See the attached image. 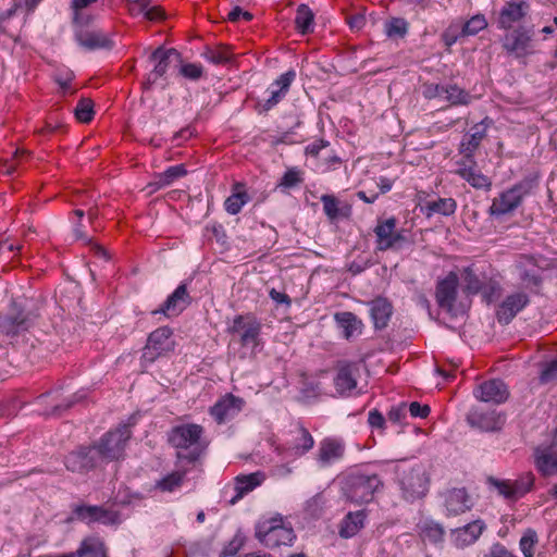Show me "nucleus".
I'll use <instances>...</instances> for the list:
<instances>
[{
    "label": "nucleus",
    "mask_w": 557,
    "mask_h": 557,
    "mask_svg": "<svg viewBox=\"0 0 557 557\" xmlns=\"http://www.w3.org/2000/svg\"><path fill=\"white\" fill-rule=\"evenodd\" d=\"M81 521L86 524L100 523L103 525H117L121 523L120 513L115 510L98 505H74L69 522Z\"/></svg>",
    "instance_id": "1a4fd4ad"
},
{
    "label": "nucleus",
    "mask_w": 557,
    "mask_h": 557,
    "mask_svg": "<svg viewBox=\"0 0 557 557\" xmlns=\"http://www.w3.org/2000/svg\"><path fill=\"white\" fill-rule=\"evenodd\" d=\"M187 286L188 283L186 281L182 282L174 292L168 296L161 307L153 310L151 313H160L168 318L180 315L193 301Z\"/></svg>",
    "instance_id": "9b49d317"
},
{
    "label": "nucleus",
    "mask_w": 557,
    "mask_h": 557,
    "mask_svg": "<svg viewBox=\"0 0 557 557\" xmlns=\"http://www.w3.org/2000/svg\"><path fill=\"white\" fill-rule=\"evenodd\" d=\"M345 446L335 438H324L320 442L317 460L321 467L330 466L344 456Z\"/></svg>",
    "instance_id": "393cba45"
},
{
    "label": "nucleus",
    "mask_w": 557,
    "mask_h": 557,
    "mask_svg": "<svg viewBox=\"0 0 557 557\" xmlns=\"http://www.w3.org/2000/svg\"><path fill=\"white\" fill-rule=\"evenodd\" d=\"M355 367L350 363L342 364L334 379L336 391L341 394L349 392L357 386V380L355 377Z\"/></svg>",
    "instance_id": "e433bc0d"
},
{
    "label": "nucleus",
    "mask_w": 557,
    "mask_h": 557,
    "mask_svg": "<svg viewBox=\"0 0 557 557\" xmlns=\"http://www.w3.org/2000/svg\"><path fill=\"white\" fill-rule=\"evenodd\" d=\"M534 187V181L525 178L506 191L502 193L498 198L493 200L490 207V214L500 216L515 211L525 196H528Z\"/></svg>",
    "instance_id": "6e6552de"
},
{
    "label": "nucleus",
    "mask_w": 557,
    "mask_h": 557,
    "mask_svg": "<svg viewBox=\"0 0 557 557\" xmlns=\"http://www.w3.org/2000/svg\"><path fill=\"white\" fill-rule=\"evenodd\" d=\"M304 182V172L298 168H289L281 177L277 184L278 188L290 189L299 186Z\"/></svg>",
    "instance_id": "3c124183"
},
{
    "label": "nucleus",
    "mask_w": 557,
    "mask_h": 557,
    "mask_svg": "<svg viewBox=\"0 0 557 557\" xmlns=\"http://www.w3.org/2000/svg\"><path fill=\"white\" fill-rule=\"evenodd\" d=\"M459 278L455 272H449L436 284L435 298L437 305L448 313H454L455 302L457 300Z\"/></svg>",
    "instance_id": "4468645a"
},
{
    "label": "nucleus",
    "mask_w": 557,
    "mask_h": 557,
    "mask_svg": "<svg viewBox=\"0 0 557 557\" xmlns=\"http://www.w3.org/2000/svg\"><path fill=\"white\" fill-rule=\"evenodd\" d=\"M397 220L392 216L386 220H377L373 232L376 237V249L386 251L393 249V236L396 231Z\"/></svg>",
    "instance_id": "c85d7f7f"
},
{
    "label": "nucleus",
    "mask_w": 557,
    "mask_h": 557,
    "mask_svg": "<svg viewBox=\"0 0 557 557\" xmlns=\"http://www.w3.org/2000/svg\"><path fill=\"white\" fill-rule=\"evenodd\" d=\"M244 404L243 398L228 394L210 408V413L219 424H222L237 416Z\"/></svg>",
    "instance_id": "aec40b11"
},
{
    "label": "nucleus",
    "mask_w": 557,
    "mask_h": 557,
    "mask_svg": "<svg viewBox=\"0 0 557 557\" xmlns=\"http://www.w3.org/2000/svg\"><path fill=\"white\" fill-rule=\"evenodd\" d=\"M533 32L524 27H518L505 35L503 48L509 53L518 57L527 54L531 48Z\"/></svg>",
    "instance_id": "412c9836"
},
{
    "label": "nucleus",
    "mask_w": 557,
    "mask_h": 557,
    "mask_svg": "<svg viewBox=\"0 0 557 557\" xmlns=\"http://www.w3.org/2000/svg\"><path fill=\"white\" fill-rule=\"evenodd\" d=\"M256 537L269 548L292 545L296 539L293 528L283 524L281 517L257 523Z\"/></svg>",
    "instance_id": "423d86ee"
},
{
    "label": "nucleus",
    "mask_w": 557,
    "mask_h": 557,
    "mask_svg": "<svg viewBox=\"0 0 557 557\" xmlns=\"http://www.w3.org/2000/svg\"><path fill=\"white\" fill-rule=\"evenodd\" d=\"M296 29L301 35H307L313 33L314 30V13L313 11L305 3H301L296 12L295 17Z\"/></svg>",
    "instance_id": "79ce46f5"
},
{
    "label": "nucleus",
    "mask_w": 557,
    "mask_h": 557,
    "mask_svg": "<svg viewBox=\"0 0 557 557\" xmlns=\"http://www.w3.org/2000/svg\"><path fill=\"white\" fill-rule=\"evenodd\" d=\"M445 99L453 106H466L471 101V96L465 89L458 87L456 84L446 85Z\"/></svg>",
    "instance_id": "8fccbe9b"
},
{
    "label": "nucleus",
    "mask_w": 557,
    "mask_h": 557,
    "mask_svg": "<svg viewBox=\"0 0 557 557\" xmlns=\"http://www.w3.org/2000/svg\"><path fill=\"white\" fill-rule=\"evenodd\" d=\"M295 78V70H288L287 72L280 75L278 78L275 79L268 89V91L270 92L269 98L258 104L259 111L268 112L271 109H273L278 102H281L282 99L286 96L287 91L289 90V87Z\"/></svg>",
    "instance_id": "dca6fc26"
},
{
    "label": "nucleus",
    "mask_w": 557,
    "mask_h": 557,
    "mask_svg": "<svg viewBox=\"0 0 557 557\" xmlns=\"http://www.w3.org/2000/svg\"><path fill=\"white\" fill-rule=\"evenodd\" d=\"M407 411H409V413L412 418L424 419L430 414L431 408L428 405H421L418 401H412L407 407Z\"/></svg>",
    "instance_id": "338daca9"
},
{
    "label": "nucleus",
    "mask_w": 557,
    "mask_h": 557,
    "mask_svg": "<svg viewBox=\"0 0 557 557\" xmlns=\"http://www.w3.org/2000/svg\"><path fill=\"white\" fill-rule=\"evenodd\" d=\"M263 479L264 475L261 472H253L250 474L237 476L235 484L237 495L231 500V504H235L236 500L242 498L246 493L260 485Z\"/></svg>",
    "instance_id": "a19ab883"
},
{
    "label": "nucleus",
    "mask_w": 557,
    "mask_h": 557,
    "mask_svg": "<svg viewBox=\"0 0 557 557\" xmlns=\"http://www.w3.org/2000/svg\"><path fill=\"white\" fill-rule=\"evenodd\" d=\"M529 11V2H505L495 13V23L499 29L508 30L528 15Z\"/></svg>",
    "instance_id": "a211bd4d"
},
{
    "label": "nucleus",
    "mask_w": 557,
    "mask_h": 557,
    "mask_svg": "<svg viewBox=\"0 0 557 557\" xmlns=\"http://www.w3.org/2000/svg\"><path fill=\"white\" fill-rule=\"evenodd\" d=\"M401 497L409 503L423 498L430 486V474L425 465L414 460H403L394 469Z\"/></svg>",
    "instance_id": "7ed1b4c3"
},
{
    "label": "nucleus",
    "mask_w": 557,
    "mask_h": 557,
    "mask_svg": "<svg viewBox=\"0 0 557 557\" xmlns=\"http://www.w3.org/2000/svg\"><path fill=\"white\" fill-rule=\"evenodd\" d=\"M184 473L173 472L156 483V487L163 492H173L183 483Z\"/></svg>",
    "instance_id": "13d9d810"
},
{
    "label": "nucleus",
    "mask_w": 557,
    "mask_h": 557,
    "mask_svg": "<svg viewBox=\"0 0 557 557\" xmlns=\"http://www.w3.org/2000/svg\"><path fill=\"white\" fill-rule=\"evenodd\" d=\"M64 465L69 471L83 474L102 467L104 463L92 443L79 446L69 453L65 456Z\"/></svg>",
    "instance_id": "9d476101"
},
{
    "label": "nucleus",
    "mask_w": 557,
    "mask_h": 557,
    "mask_svg": "<svg viewBox=\"0 0 557 557\" xmlns=\"http://www.w3.org/2000/svg\"><path fill=\"white\" fill-rule=\"evenodd\" d=\"M77 557H107L103 544L97 540L88 539L81 543Z\"/></svg>",
    "instance_id": "09e8293b"
},
{
    "label": "nucleus",
    "mask_w": 557,
    "mask_h": 557,
    "mask_svg": "<svg viewBox=\"0 0 557 557\" xmlns=\"http://www.w3.org/2000/svg\"><path fill=\"white\" fill-rule=\"evenodd\" d=\"M75 117L82 123H88L94 117V103L88 98H82L74 109Z\"/></svg>",
    "instance_id": "864d4df0"
},
{
    "label": "nucleus",
    "mask_w": 557,
    "mask_h": 557,
    "mask_svg": "<svg viewBox=\"0 0 557 557\" xmlns=\"http://www.w3.org/2000/svg\"><path fill=\"white\" fill-rule=\"evenodd\" d=\"M320 200L323 205V211L329 220L334 221L338 219L339 201L333 195H322Z\"/></svg>",
    "instance_id": "4d7b16f0"
},
{
    "label": "nucleus",
    "mask_w": 557,
    "mask_h": 557,
    "mask_svg": "<svg viewBox=\"0 0 557 557\" xmlns=\"http://www.w3.org/2000/svg\"><path fill=\"white\" fill-rule=\"evenodd\" d=\"M366 517L363 509L348 512L341 522L339 535L344 539L355 536L363 528Z\"/></svg>",
    "instance_id": "72a5a7b5"
},
{
    "label": "nucleus",
    "mask_w": 557,
    "mask_h": 557,
    "mask_svg": "<svg viewBox=\"0 0 557 557\" xmlns=\"http://www.w3.org/2000/svg\"><path fill=\"white\" fill-rule=\"evenodd\" d=\"M200 55L212 64H226L233 59L230 48L223 45L214 48L206 46Z\"/></svg>",
    "instance_id": "37998d69"
},
{
    "label": "nucleus",
    "mask_w": 557,
    "mask_h": 557,
    "mask_svg": "<svg viewBox=\"0 0 557 557\" xmlns=\"http://www.w3.org/2000/svg\"><path fill=\"white\" fill-rule=\"evenodd\" d=\"M473 394L480 401L500 405L508 399L509 389L500 379H492L478 385Z\"/></svg>",
    "instance_id": "2eb2a0df"
},
{
    "label": "nucleus",
    "mask_w": 557,
    "mask_h": 557,
    "mask_svg": "<svg viewBox=\"0 0 557 557\" xmlns=\"http://www.w3.org/2000/svg\"><path fill=\"white\" fill-rule=\"evenodd\" d=\"M339 485L345 500L356 505L372 502L374 495L384 488V482L377 473L361 468L345 473L339 480Z\"/></svg>",
    "instance_id": "f03ea898"
},
{
    "label": "nucleus",
    "mask_w": 557,
    "mask_h": 557,
    "mask_svg": "<svg viewBox=\"0 0 557 557\" xmlns=\"http://www.w3.org/2000/svg\"><path fill=\"white\" fill-rule=\"evenodd\" d=\"M461 277L463 282L462 290L468 296L481 294L488 278L482 269L474 265L465 268Z\"/></svg>",
    "instance_id": "b1692460"
},
{
    "label": "nucleus",
    "mask_w": 557,
    "mask_h": 557,
    "mask_svg": "<svg viewBox=\"0 0 557 557\" xmlns=\"http://www.w3.org/2000/svg\"><path fill=\"white\" fill-rule=\"evenodd\" d=\"M408 30L409 23L401 17H391L384 23V33L391 39H403Z\"/></svg>",
    "instance_id": "c03bdc74"
},
{
    "label": "nucleus",
    "mask_w": 557,
    "mask_h": 557,
    "mask_svg": "<svg viewBox=\"0 0 557 557\" xmlns=\"http://www.w3.org/2000/svg\"><path fill=\"white\" fill-rule=\"evenodd\" d=\"M533 456L535 468L543 476L557 474V455L550 447H536Z\"/></svg>",
    "instance_id": "c756f323"
},
{
    "label": "nucleus",
    "mask_w": 557,
    "mask_h": 557,
    "mask_svg": "<svg viewBox=\"0 0 557 557\" xmlns=\"http://www.w3.org/2000/svg\"><path fill=\"white\" fill-rule=\"evenodd\" d=\"M387 417L389 421L400 423L407 417V404L400 403L398 406L392 407Z\"/></svg>",
    "instance_id": "69168bd1"
},
{
    "label": "nucleus",
    "mask_w": 557,
    "mask_h": 557,
    "mask_svg": "<svg viewBox=\"0 0 557 557\" xmlns=\"http://www.w3.org/2000/svg\"><path fill=\"white\" fill-rule=\"evenodd\" d=\"M467 422L472 426L485 432H495L503 428L505 417L495 410L485 411L473 407L467 414Z\"/></svg>",
    "instance_id": "f3484780"
},
{
    "label": "nucleus",
    "mask_w": 557,
    "mask_h": 557,
    "mask_svg": "<svg viewBox=\"0 0 557 557\" xmlns=\"http://www.w3.org/2000/svg\"><path fill=\"white\" fill-rule=\"evenodd\" d=\"M334 320L342 336L349 341L351 337L361 334L363 323L350 311L336 312Z\"/></svg>",
    "instance_id": "bb28decb"
},
{
    "label": "nucleus",
    "mask_w": 557,
    "mask_h": 557,
    "mask_svg": "<svg viewBox=\"0 0 557 557\" xmlns=\"http://www.w3.org/2000/svg\"><path fill=\"white\" fill-rule=\"evenodd\" d=\"M457 209V202L453 198H438L436 200L426 201L421 207V212L428 218L438 213L445 216H449L455 213Z\"/></svg>",
    "instance_id": "c9c22d12"
},
{
    "label": "nucleus",
    "mask_w": 557,
    "mask_h": 557,
    "mask_svg": "<svg viewBox=\"0 0 557 557\" xmlns=\"http://www.w3.org/2000/svg\"><path fill=\"white\" fill-rule=\"evenodd\" d=\"M9 311L16 317L17 321L23 319L25 330H27L32 322L38 317V309L35 307V304L24 298L13 299Z\"/></svg>",
    "instance_id": "2f4dec72"
},
{
    "label": "nucleus",
    "mask_w": 557,
    "mask_h": 557,
    "mask_svg": "<svg viewBox=\"0 0 557 557\" xmlns=\"http://www.w3.org/2000/svg\"><path fill=\"white\" fill-rule=\"evenodd\" d=\"M180 64L178 73L183 77L189 79V81H198L203 75V66L201 64L197 63H183V61Z\"/></svg>",
    "instance_id": "bf43d9fd"
},
{
    "label": "nucleus",
    "mask_w": 557,
    "mask_h": 557,
    "mask_svg": "<svg viewBox=\"0 0 557 557\" xmlns=\"http://www.w3.org/2000/svg\"><path fill=\"white\" fill-rule=\"evenodd\" d=\"M261 324L256 319H250L247 327L239 334L240 344L245 347H251L252 350L259 345Z\"/></svg>",
    "instance_id": "a18cd8bd"
},
{
    "label": "nucleus",
    "mask_w": 557,
    "mask_h": 557,
    "mask_svg": "<svg viewBox=\"0 0 557 557\" xmlns=\"http://www.w3.org/2000/svg\"><path fill=\"white\" fill-rule=\"evenodd\" d=\"M149 60L154 63V66L147 74L146 81L143 83L144 90H150L154 85H157L159 79L164 82L162 88L165 89L168 86L166 73L174 61L176 63L182 62V54L175 48L165 49L163 47H158L150 54Z\"/></svg>",
    "instance_id": "0eeeda50"
},
{
    "label": "nucleus",
    "mask_w": 557,
    "mask_h": 557,
    "mask_svg": "<svg viewBox=\"0 0 557 557\" xmlns=\"http://www.w3.org/2000/svg\"><path fill=\"white\" fill-rule=\"evenodd\" d=\"M445 91H447L446 85L429 84L424 86L423 95L426 99H433L444 96Z\"/></svg>",
    "instance_id": "774afa93"
},
{
    "label": "nucleus",
    "mask_w": 557,
    "mask_h": 557,
    "mask_svg": "<svg viewBox=\"0 0 557 557\" xmlns=\"http://www.w3.org/2000/svg\"><path fill=\"white\" fill-rule=\"evenodd\" d=\"M517 269L520 280L525 283L527 287H535L533 293L540 294L543 277L540 274L539 259L535 256L523 255L517 262Z\"/></svg>",
    "instance_id": "6ab92c4d"
},
{
    "label": "nucleus",
    "mask_w": 557,
    "mask_h": 557,
    "mask_svg": "<svg viewBox=\"0 0 557 557\" xmlns=\"http://www.w3.org/2000/svg\"><path fill=\"white\" fill-rule=\"evenodd\" d=\"M488 484L495 487L499 495L509 500H516V494L513 491L512 482L510 480H499L496 478H488Z\"/></svg>",
    "instance_id": "6e6d98bb"
},
{
    "label": "nucleus",
    "mask_w": 557,
    "mask_h": 557,
    "mask_svg": "<svg viewBox=\"0 0 557 557\" xmlns=\"http://www.w3.org/2000/svg\"><path fill=\"white\" fill-rule=\"evenodd\" d=\"M131 426L132 423H122L94 442L104 465L124 457L127 442L132 436Z\"/></svg>",
    "instance_id": "39448f33"
},
{
    "label": "nucleus",
    "mask_w": 557,
    "mask_h": 557,
    "mask_svg": "<svg viewBox=\"0 0 557 557\" xmlns=\"http://www.w3.org/2000/svg\"><path fill=\"white\" fill-rule=\"evenodd\" d=\"M537 533L533 529H527L520 539L519 547L523 555L533 553V547L537 543Z\"/></svg>",
    "instance_id": "680f3d73"
},
{
    "label": "nucleus",
    "mask_w": 557,
    "mask_h": 557,
    "mask_svg": "<svg viewBox=\"0 0 557 557\" xmlns=\"http://www.w3.org/2000/svg\"><path fill=\"white\" fill-rule=\"evenodd\" d=\"M202 433L203 428L199 424H181L171 429L168 441L178 449L176 456L180 460H187L193 463L200 458L206 448L201 443Z\"/></svg>",
    "instance_id": "20e7f679"
},
{
    "label": "nucleus",
    "mask_w": 557,
    "mask_h": 557,
    "mask_svg": "<svg viewBox=\"0 0 557 557\" xmlns=\"http://www.w3.org/2000/svg\"><path fill=\"white\" fill-rule=\"evenodd\" d=\"M500 290V285L497 281H494L492 278H487V283L484 286L483 290L481 292L483 299L491 304L495 299V295Z\"/></svg>",
    "instance_id": "0e129e2a"
},
{
    "label": "nucleus",
    "mask_w": 557,
    "mask_h": 557,
    "mask_svg": "<svg viewBox=\"0 0 557 557\" xmlns=\"http://www.w3.org/2000/svg\"><path fill=\"white\" fill-rule=\"evenodd\" d=\"M539 380L541 384L557 382V358L543 366Z\"/></svg>",
    "instance_id": "e2e57ef3"
},
{
    "label": "nucleus",
    "mask_w": 557,
    "mask_h": 557,
    "mask_svg": "<svg viewBox=\"0 0 557 557\" xmlns=\"http://www.w3.org/2000/svg\"><path fill=\"white\" fill-rule=\"evenodd\" d=\"M447 516H458L472 507L470 496L466 488H453L445 495Z\"/></svg>",
    "instance_id": "a878e982"
},
{
    "label": "nucleus",
    "mask_w": 557,
    "mask_h": 557,
    "mask_svg": "<svg viewBox=\"0 0 557 557\" xmlns=\"http://www.w3.org/2000/svg\"><path fill=\"white\" fill-rule=\"evenodd\" d=\"M530 304V297L523 292H516L507 295L498 305L496 319L499 324L508 325L516 315Z\"/></svg>",
    "instance_id": "ddd939ff"
},
{
    "label": "nucleus",
    "mask_w": 557,
    "mask_h": 557,
    "mask_svg": "<svg viewBox=\"0 0 557 557\" xmlns=\"http://www.w3.org/2000/svg\"><path fill=\"white\" fill-rule=\"evenodd\" d=\"M57 394V392H50L42 394L38 397V400L44 403L51 395ZM85 394L78 392L73 394L62 400H59L58 395L54 397V404L50 406V409L44 411V414L47 417H62L70 408H72L75 404L82 401L85 398Z\"/></svg>",
    "instance_id": "cd10ccee"
},
{
    "label": "nucleus",
    "mask_w": 557,
    "mask_h": 557,
    "mask_svg": "<svg viewBox=\"0 0 557 557\" xmlns=\"http://www.w3.org/2000/svg\"><path fill=\"white\" fill-rule=\"evenodd\" d=\"M456 174L467 181L473 188L488 190L492 186L491 180L474 166L468 165L467 160L459 163Z\"/></svg>",
    "instance_id": "7c9ffc66"
},
{
    "label": "nucleus",
    "mask_w": 557,
    "mask_h": 557,
    "mask_svg": "<svg viewBox=\"0 0 557 557\" xmlns=\"http://www.w3.org/2000/svg\"><path fill=\"white\" fill-rule=\"evenodd\" d=\"M92 2H71L72 27L75 42L86 51L111 50L110 36L97 25L99 13Z\"/></svg>",
    "instance_id": "f257e3e1"
},
{
    "label": "nucleus",
    "mask_w": 557,
    "mask_h": 557,
    "mask_svg": "<svg viewBox=\"0 0 557 557\" xmlns=\"http://www.w3.org/2000/svg\"><path fill=\"white\" fill-rule=\"evenodd\" d=\"M485 524L482 520H474L463 527L451 530L453 543L458 548L473 544L482 534Z\"/></svg>",
    "instance_id": "4be33fe9"
},
{
    "label": "nucleus",
    "mask_w": 557,
    "mask_h": 557,
    "mask_svg": "<svg viewBox=\"0 0 557 557\" xmlns=\"http://www.w3.org/2000/svg\"><path fill=\"white\" fill-rule=\"evenodd\" d=\"M487 27V21L483 14H475L465 22L460 36H474Z\"/></svg>",
    "instance_id": "603ef678"
},
{
    "label": "nucleus",
    "mask_w": 557,
    "mask_h": 557,
    "mask_svg": "<svg viewBox=\"0 0 557 557\" xmlns=\"http://www.w3.org/2000/svg\"><path fill=\"white\" fill-rule=\"evenodd\" d=\"M534 480L535 478L533 473L527 472L522 474L519 479L511 481L517 499L531 491L534 484Z\"/></svg>",
    "instance_id": "5fc2aeb1"
},
{
    "label": "nucleus",
    "mask_w": 557,
    "mask_h": 557,
    "mask_svg": "<svg viewBox=\"0 0 557 557\" xmlns=\"http://www.w3.org/2000/svg\"><path fill=\"white\" fill-rule=\"evenodd\" d=\"M370 317L375 330H384L393 314L392 302L384 297H376L368 302Z\"/></svg>",
    "instance_id": "5701e85b"
},
{
    "label": "nucleus",
    "mask_w": 557,
    "mask_h": 557,
    "mask_svg": "<svg viewBox=\"0 0 557 557\" xmlns=\"http://www.w3.org/2000/svg\"><path fill=\"white\" fill-rule=\"evenodd\" d=\"M25 331L23 319L16 320L10 311L5 315H0V332L7 336H14Z\"/></svg>",
    "instance_id": "de8ad7c7"
},
{
    "label": "nucleus",
    "mask_w": 557,
    "mask_h": 557,
    "mask_svg": "<svg viewBox=\"0 0 557 557\" xmlns=\"http://www.w3.org/2000/svg\"><path fill=\"white\" fill-rule=\"evenodd\" d=\"M486 131L481 124L474 125L469 134L467 141H462L460 145V151L465 154V159L471 163L473 161V153L480 146L481 140L485 137Z\"/></svg>",
    "instance_id": "ea45409f"
},
{
    "label": "nucleus",
    "mask_w": 557,
    "mask_h": 557,
    "mask_svg": "<svg viewBox=\"0 0 557 557\" xmlns=\"http://www.w3.org/2000/svg\"><path fill=\"white\" fill-rule=\"evenodd\" d=\"M421 535L423 539L429 540L431 543H440L444 539V528L442 524L434 520H425L422 522L421 527Z\"/></svg>",
    "instance_id": "49530a36"
},
{
    "label": "nucleus",
    "mask_w": 557,
    "mask_h": 557,
    "mask_svg": "<svg viewBox=\"0 0 557 557\" xmlns=\"http://www.w3.org/2000/svg\"><path fill=\"white\" fill-rule=\"evenodd\" d=\"M187 174L184 164H177L168 168L164 172L159 173L154 181L148 184V188H150V193L159 190L165 186L171 185L174 181L180 177H183Z\"/></svg>",
    "instance_id": "f704fd0d"
},
{
    "label": "nucleus",
    "mask_w": 557,
    "mask_h": 557,
    "mask_svg": "<svg viewBox=\"0 0 557 557\" xmlns=\"http://www.w3.org/2000/svg\"><path fill=\"white\" fill-rule=\"evenodd\" d=\"M127 10L132 15H143L149 21L165 18V12L161 7L151 5V2H127Z\"/></svg>",
    "instance_id": "58836bf2"
},
{
    "label": "nucleus",
    "mask_w": 557,
    "mask_h": 557,
    "mask_svg": "<svg viewBox=\"0 0 557 557\" xmlns=\"http://www.w3.org/2000/svg\"><path fill=\"white\" fill-rule=\"evenodd\" d=\"M73 232H74L75 238L78 240H82L83 243H85L87 245H90L97 256L103 257L106 259L109 258L108 252L101 246L92 243L91 238L86 235V233L83 231L82 223H77L75 225Z\"/></svg>",
    "instance_id": "052dcab7"
},
{
    "label": "nucleus",
    "mask_w": 557,
    "mask_h": 557,
    "mask_svg": "<svg viewBox=\"0 0 557 557\" xmlns=\"http://www.w3.org/2000/svg\"><path fill=\"white\" fill-rule=\"evenodd\" d=\"M250 196L242 183H235L231 195L224 201V209L228 214L235 215L240 212L242 208L250 201Z\"/></svg>",
    "instance_id": "473e14b6"
},
{
    "label": "nucleus",
    "mask_w": 557,
    "mask_h": 557,
    "mask_svg": "<svg viewBox=\"0 0 557 557\" xmlns=\"http://www.w3.org/2000/svg\"><path fill=\"white\" fill-rule=\"evenodd\" d=\"M313 445L314 440L309 431L302 425H297L295 430L290 431V440L283 446H277L276 450L285 456L300 457L307 454Z\"/></svg>",
    "instance_id": "f8f14e48"
},
{
    "label": "nucleus",
    "mask_w": 557,
    "mask_h": 557,
    "mask_svg": "<svg viewBox=\"0 0 557 557\" xmlns=\"http://www.w3.org/2000/svg\"><path fill=\"white\" fill-rule=\"evenodd\" d=\"M173 332L168 326H161L150 333L148 337L147 349H153L158 355L171 349L172 343L170 341Z\"/></svg>",
    "instance_id": "4c0bfd02"
}]
</instances>
